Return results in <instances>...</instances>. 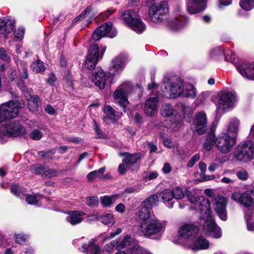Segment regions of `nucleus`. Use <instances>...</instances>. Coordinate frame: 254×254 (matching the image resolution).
I'll list each match as a JSON object with an SVG mask.
<instances>
[{
  "label": "nucleus",
  "instance_id": "nucleus-52",
  "mask_svg": "<svg viewBox=\"0 0 254 254\" xmlns=\"http://www.w3.org/2000/svg\"><path fill=\"white\" fill-rule=\"evenodd\" d=\"M254 2V0H242L240 2V6L245 10L251 9L250 3Z\"/></svg>",
  "mask_w": 254,
  "mask_h": 254
},
{
  "label": "nucleus",
  "instance_id": "nucleus-38",
  "mask_svg": "<svg viewBox=\"0 0 254 254\" xmlns=\"http://www.w3.org/2000/svg\"><path fill=\"white\" fill-rule=\"evenodd\" d=\"M224 54L222 48L218 47L211 50L209 52V57L210 59L217 60L222 57Z\"/></svg>",
  "mask_w": 254,
  "mask_h": 254
},
{
  "label": "nucleus",
  "instance_id": "nucleus-58",
  "mask_svg": "<svg viewBox=\"0 0 254 254\" xmlns=\"http://www.w3.org/2000/svg\"><path fill=\"white\" fill-rule=\"evenodd\" d=\"M122 232V229L120 228H118L115 232H111L110 233L109 236H107L104 238L103 241H107L110 239L115 237L116 236L120 234Z\"/></svg>",
  "mask_w": 254,
  "mask_h": 254
},
{
  "label": "nucleus",
  "instance_id": "nucleus-7",
  "mask_svg": "<svg viewBox=\"0 0 254 254\" xmlns=\"http://www.w3.org/2000/svg\"><path fill=\"white\" fill-rule=\"evenodd\" d=\"M132 88L129 82H126L119 86L113 94L115 103L122 107L124 112L127 111V107L129 104L127 96Z\"/></svg>",
  "mask_w": 254,
  "mask_h": 254
},
{
  "label": "nucleus",
  "instance_id": "nucleus-1",
  "mask_svg": "<svg viewBox=\"0 0 254 254\" xmlns=\"http://www.w3.org/2000/svg\"><path fill=\"white\" fill-rule=\"evenodd\" d=\"M158 199L157 195H153L145 199L137 214L139 233L155 240L162 238L167 224L166 221L159 219L150 212V208L157 204Z\"/></svg>",
  "mask_w": 254,
  "mask_h": 254
},
{
  "label": "nucleus",
  "instance_id": "nucleus-3",
  "mask_svg": "<svg viewBox=\"0 0 254 254\" xmlns=\"http://www.w3.org/2000/svg\"><path fill=\"white\" fill-rule=\"evenodd\" d=\"M163 91L168 98L174 99L179 97L194 98L196 95L194 86L178 77L167 75L163 79Z\"/></svg>",
  "mask_w": 254,
  "mask_h": 254
},
{
  "label": "nucleus",
  "instance_id": "nucleus-39",
  "mask_svg": "<svg viewBox=\"0 0 254 254\" xmlns=\"http://www.w3.org/2000/svg\"><path fill=\"white\" fill-rule=\"evenodd\" d=\"M31 68L35 72H41L45 70V65L43 62L38 60L33 62L31 65Z\"/></svg>",
  "mask_w": 254,
  "mask_h": 254
},
{
  "label": "nucleus",
  "instance_id": "nucleus-43",
  "mask_svg": "<svg viewBox=\"0 0 254 254\" xmlns=\"http://www.w3.org/2000/svg\"><path fill=\"white\" fill-rule=\"evenodd\" d=\"M101 222L105 225H112L115 223L113 215L110 213H107L101 217Z\"/></svg>",
  "mask_w": 254,
  "mask_h": 254
},
{
  "label": "nucleus",
  "instance_id": "nucleus-10",
  "mask_svg": "<svg viewBox=\"0 0 254 254\" xmlns=\"http://www.w3.org/2000/svg\"><path fill=\"white\" fill-rule=\"evenodd\" d=\"M146 19L152 25L165 23L174 30H178L183 25L180 17H165L164 19L161 18L160 17H147Z\"/></svg>",
  "mask_w": 254,
  "mask_h": 254
},
{
  "label": "nucleus",
  "instance_id": "nucleus-13",
  "mask_svg": "<svg viewBox=\"0 0 254 254\" xmlns=\"http://www.w3.org/2000/svg\"><path fill=\"white\" fill-rule=\"evenodd\" d=\"M127 56L125 54H121L111 61L110 67V73L113 76L119 74L125 67Z\"/></svg>",
  "mask_w": 254,
  "mask_h": 254
},
{
  "label": "nucleus",
  "instance_id": "nucleus-42",
  "mask_svg": "<svg viewBox=\"0 0 254 254\" xmlns=\"http://www.w3.org/2000/svg\"><path fill=\"white\" fill-rule=\"evenodd\" d=\"M182 109L185 118L186 119L187 121L190 122L194 111L193 109L191 107L185 105L182 106Z\"/></svg>",
  "mask_w": 254,
  "mask_h": 254
},
{
  "label": "nucleus",
  "instance_id": "nucleus-33",
  "mask_svg": "<svg viewBox=\"0 0 254 254\" xmlns=\"http://www.w3.org/2000/svg\"><path fill=\"white\" fill-rule=\"evenodd\" d=\"M120 155L125 156L123 159V162L127 163V165H128L129 167L135 163L140 157L139 154H130L127 152L120 154Z\"/></svg>",
  "mask_w": 254,
  "mask_h": 254
},
{
  "label": "nucleus",
  "instance_id": "nucleus-4",
  "mask_svg": "<svg viewBox=\"0 0 254 254\" xmlns=\"http://www.w3.org/2000/svg\"><path fill=\"white\" fill-rule=\"evenodd\" d=\"M26 132L25 127L17 122H10L0 127V142L3 143L9 137L23 136Z\"/></svg>",
  "mask_w": 254,
  "mask_h": 254
},
{
  "label": "nucleus",
  "instance_id": "nucleus-5",
  "mask_svg": "<svg viewBox=\"0 0 254 254\" xmlns=\"http://www.w3.org/2000/svg\"><path fill=\"white\" fill-rule=\"evenodd\" d=\"M234 156L236 160L244 162L254 159V143L252 140L242 141L236 147Z\"/></svg>",
  "mask_w": 254,
  "mask_h": 254
},
{
  "label": "nucleus",
  "instance_id": "nucleus-27",
  "mask_svg": "<svg viewBox=\"0 0 254 254\" xmlns=\"http://www.w3.org/2000/svg\"><path fill=\"white\" fill-rule=\"evenodd\" d=\"M138 243L134 239L129 235H127L117 246L116 249H126L129 252L133 249Z\"/></svg>",
  "mask_w": 254,
  "mask_h": 254
},
{
  "label": "nucleus",
  "instance_id": "nucleus-61",
  "mask_svg": "<svg viewBox=\"0 0 254 254\" xmlns=\"http://www.w3.org/2000/svg\"><path fill=\"white\" fill-rule=\"evenodd\" d=\"M127 163H124L123 161V163L119 166L118 170L120 174H125L127 170L129 168V166L127 165Z\"/></svg>",
  "mask_w": 254,
  "mask_h": 254
},
{
  "label": "nucleus",
  "instance_id": "nucleus-59",
  "mask_svg": "<svg viewBox=\"0 0 254 254\" xmlns=\"http://www.w3.org/2000/svg\"><path fill=\"white\" fill-rule=\"evenodd\" d=\"M0 59L5 62H9L10 58L7 55L6 52L4 48H0Z\"/></svg>",
  "mask_w": 254,
  "mask_h": 254
},
{
  "label": "nucleus",
  "instance_id": "nucleus-18",
  "mask_svg": "<svg viewBox=\"0 0 254 254\" xmlns=\"http://www.w3.org/2000/svg\"><path fill=\"white\" fill-rule=\"evenodd\" d=\"M169 14L168 2L164 0L160 2H156L149 8L148 16H164Z\"/></svg>",
  "mask_w": 254,
  "mask_h": 254
},
{
  "label": "nucleus",
  "instance_id": "nucleus-46",
  "mask_svg": "<svg viewBox=\"0 0 254 254\" xmlns=\"http://www.w3.org/2000/svg\"><path fill=\"white\" fill-rule=\"evenodd\" d=\"M42 198V196L39 195H28L26 197V201L29 204H35Z\"/></svg>",
  "mask_w": 254,
  "mask_h": 254
},
{
  "label": "nucleus",
  "instance_id": "nucleus-31",
  "mask_svg": "<svg viewBox=\"0 0 254 254\" xmlns=\"http://www.w3.org/2000/svg\"><path fill=\"white\" fill-rule=\"evenodd\" d=\"M246 210H245V219L247 224V229L249 231H254V220L253 213L251 209L249 207H246Z\"/></svg>",
  "mask_w": 254,
  "mask_h": 254
},
{
  "label": "nucleus",
  "instance_id": "nucleus-62",
  "mask_svg": "<svg viewBox=\"0 0 254 254\" xmlns=\"http://www.w3.org/2000/svg\"><path fill=\"white\" fill-rule=\"evenodd\" d=\"M96 14L93 11V8L91 6L87 7L83 11L82 14L79 16H86L87 15H94Z\"/></svg>",
  "mask_w": 254,
  "mask_h": 254
},
{
  "label": "nucleus",
  "instance_id": "nucleus-45",
  "mask_svg": "<svg viewBox=\"0 0 254 254\" xmlns=\"http://www.w3.org/2000/svg\"><path fill=\"white\" fill-rule=\"evenodd\" d=\"M118 245V242L117 241H113L109 244H107L104 248L102 254H110L113 250L115 247Z\"/></svg>",
  "mask_w": 254,
  "mask_h": 254
},
{
  "label": "nucleus",
  "instance_id": "nucleus-51",
  "mask_svg": "<svg viewBox=\"0 0 254 254\" xmlns=\"http://www.w3.org/2000/svg\"><path fill=\"white\" fill-rule=\"evenodd\" d=\"M22 190V188L16 185V184H12L11 187L10 191L12 193L17 197L20 196V192Z\"/></svg>",
  "mask_w": 254,
  "mask_h": 254
},
{
  "label": "nucleus",
  "instance_id": "nucleus-60",
  "mask_svg": "<svg viewBox=\"0 0 254 254\" xmlns=\"http://www.w3.org/2000/svg\"><path fill=\"white\" fill-rule=\"evenodd\" d=\"M129 254H143V249L140 247L138 244H137L135 247L131 250L129 252Z\"/></svg>",
  "mask_w": 254,
  "mask_h": 254
},
{
  "label": "nucleus",
  "instance_id": "nucleus-17",
  "mask_svg": "<svg viewBox=\"0 0 254 254\" xmlns=\"http://www.w3.org/2000/svg\"><path fill=\"white\" fill-rule=\"evenodd\" d=\"M213 203L214 208L219 218L223 221L226 220L227 216L226 210V198L223 196H218L214 198Z\"/></svg>",
  "mask_w": 254,
  "mask_h": 254
},
{
  "label": "nucleus",
  "instance_id": "nucleus-47",
  "mask_svg": "<svg viewBox=\"0 0 254 254\" xmlns=\"http://www.w3.org/2000/svg\"><path fill=\"white\" fill-rule=\"evenodd\" d=\"M25 29L23 26H19L14 32L15 38L21 41L23 40L24 35L25 34Z\"/></svg>",
  "mask_w": 254,
  "mask_h": 254
},
{
  "label": "nucleus",
  "instance_id": "nucleus-12",
  "mask_svg": "<svg viewBox=\"0 0 254 254\" xmlns=\"http://www.w3.org/2000/svg\"><path fill=\"white\" fill-rule=\"evenodd\" d=\"M235 102V96L231 92H222L218 101L216 112L217 113L225 111L233 106Z\"/></svg>",
  "mask_w": 254,
  "mask_h": 254
},
{
  "label": "nucleus",
  "instance_id": "nucleus-41",
  "mask_svg": "<svg viewBox=\"0 0 254 254\" xmlns=\"http://www.w3.org/2000/svg\"><path fill=\"white\" fill-rule=\"evenodd\" d=\"M105 171V167L100 168L98 170L92 171L88 174L87 176V179L89 181H93L96 178L99 177L101 175L103 174Z\"/></svg>",
  "mask_w": 254,
  "mask_h": 254
},
{
  "label": "nucleus",
  "instance_id": "nucleus-40",
  "mask_svg": "<svg viewBox=\"0 0 254 254\" xmlns=\"http://www.w3.org/2000/svg\"><path fill=\"white\" fill-rule=\"evenodd\" d=\"M46 167L45 165L41 164H34L30 167V171L34 174L41 175L43 177L45 172Z\"/></svg>",
  "mask_w": 254,
  "mask_h": 254
},
{
  "label": "nucleus",
  "instance_id": "nucleus-20",
  "mask_svg": "<svg viewBox=\"0 0 254 254\" xmlns=\"http://www.w3.org/2000/svg\"><path fill=\"white\" fill-rule=\"evenodd\" d=\"M124 21L132 30L137 33H142L146 26L138 17H124Z\"/></svg>",
  "mask_w": 254,
  "mask_h": 254
},
{
  "label": "nucleus",
  "instance_id": "nucleus-21",
  "mask_svg": "<svg viewBox=\"0 0 254 254\" xmlns=\"http://www.w3.org/2000/svg\"><path fill=\"white\" fill-rule=\"evenodd\" d=\"M91 80L99 89H104L106 84V78L103 70L100 68L95 69L92 75Z\"/></svg>",
  "mask_w": 254,
  "mask_h": 254
},
{
  "label": "nucleus",
  "instance_id": "nucleus-2",
  "mask_svg": "<svg viewBox=\"0 0 254 254\" xmlns=\"http://www.w3.org/2000/svg\"><path fill=\"white\" fill-rule=\"evenodd\" d=\"M188 198L191 203L190 210H194L200 213L201 223H203V228L210 236L218 239L222 236V232L214 222L211 214L210 201L203 196H198L196 193H190Z\"/></svg>",
  "mask_w": 254,
  "mask_h": 254
},
{
  "label": "nucleus",
  "instance_id": "nucleus-25",
  "mask_svg": "<svg viewBox=\"0 0 254 254\" xmlns=\"http://www.w3.org/2000/svg\"><path fill=\"white\" fill-rule=\"evenodd\" d=\"M158 99L157 97H150L145 102L144 112L148 116H153L157 111Z\"/></svg>",
  "mask_w": 254,
  "mask_h": 254
},
{
  "label": "nucleus",
  "instance_id": "nucleus-19",
  "mask_svg": "<svg viewBox=\"0 0 254 254\" xmlns=\"http://www.w3.org/2000/svg\"><path fill=\"white\" fill-rule=\"evenodd\" d=\"M237 70L246 79L254 80V63L244 62L237 66Z\"/></svg>",
  "mask_w": 254,
  "mask_h": 254
},
{
  "label": "nucleus",
  "instance_id": "nucleus-22",
  "mask_svg": "<svg viewBox=\"0 0 254 254\" xmlns=\"http://www.w3.org/2000/svg\"><path fill=\"white\" fill-rule=\"evenodd\" d=\"M15 20L8 18H0V34L4 35L7 38L6 34L11 32L14 27Z\"/></svg>",
  "mask_w": 254,
  "mask_h": 254
},
{
  "label": "nucleus",
  "instance_id": "nucleus-48",
  "mask_svg": "<svg viewBox=\"0 0 254 254\" xmlns=\"http://www.w3.org/2000/svg\"><path fill=\"white\" fill-rule=\"evenodd\" d=\"M172 192L173 198H175L176 199H181L185 196V194L182 189L179 187L175 188Z\"/></svg>",
  "mask_w": 254,
  "mask_h": 254
},
{
  "label": "nucleus",
  "instance_id": "nucleus-28",
  "mask_svg": "<svg viewBox=\"0 0 254 254\" xmlns=\"http://www.w3.org/2000/svg\"><path fill=\"white\" fill-rule=\"evenodd\" d=\"M193 3H190L187 6V10L190 14H196L205 8L204 3L206 0H191Z\"/></svg>",
  "mask_w": 254,
  "mask_h": 254
},
{
  "label": "nucleus",
  "instance_id": "nucleus-9",
  "mask_svg": "<svg viewBox=\"0 0 254 254\" xmlns=\"http://www.w3.org/2000/svg\"><path fill=\"white\" fill-rule=\"evenodd\" d=\"M236 143V139L227 133H221L216 139V148L221 153L230 152Z\"/></svg>",
  "mask_w": 254,
  "mask_h": 254
},
{
  "label": "nucleus",
  "instance_id": "nucleus-57",
  "mask_svg": "<svg viewBox=\"0 0 254 254\" xmlns=\"http://www.w3.org/2000/svg\"><path fill=\"white\" fill-rule=\"evenodd\" d=\"M200 158V155L199 154H196L192 156L190 160L189 161L187 164L188 167H192L197 162Z\"/></svg>",
  "mask_w": 254,
  "mask_h": 254
},
{
  "label": "nucleus",
  "instance_id": "nucleus-54",
  "mask_svg": "<svg viewBox=\"0 0 254 254\" xmlns=\"http://www.w3.org/2000/svg\"><path fill=\"white\" fill-rule=\"evenodd\" d=\"M98 198L96 196H90L87 198L86 203L90 206H94L98 204Z\"/></svg>",
  "mask_w": 254,
  "mask_h": 254
},
{
  "label": "nucleus",
  "instance_id": "nucleus-53",
  "mask_svg": "<svg viewBox=\"0 0 254 254\" xmlns=\"http://www.w3.org/2000/svg\"><path fill=\"white\" fill-rule=\"evenodd\" d=\"M225 56V61L228 62L234 63L235 61V55L230 50H228L224 54Z\"/></svg>",
  "mask_w": 254,
  "mask_h": 254
},
{
  "label": "nucleus",
  "instance_id": "nucleus-23",
  "mask_svg": "<svg viewBox=\"0 0 254 254\" xmlns=\"http://www.w3.org/2000/svg\"><path fill=\"white\" fill-rule=\"evenodd\" d=\"M209 246V241L203 237H199L195 242L193 240L187 247L189 249L193 251L204 250L207 249Z\"/></svg>",
  "mask_w": 254,
  "mask_h": 254
},
{
  "label": "nucleus",
  "instance_id": "nucleus-36",
  "mask_svg": "<svg viewBox=\"0 0 254 254\" xmlns=\"http://www.w3.org/2000/svg\"><path fill=\"white\" fill-rule=\"evenodd\" d=\"M160 114L163 117H169L175 115L176 111L171 105L165 104L161 108Z\"/></svg>",
  "mask_w": 254,
  "mask_h": 254
},
{
  "label": "nucleus",
  "instance_id": "nucleus-37",
  "mask_svg": "<svg viewBox=\"0 0 254 254\" xmlns=\"http://www.w3.org/2000/svg\"><path fill=\"white\" fill-rule=\"evenodd\" d=\"M120 196L119 194H114L110 196H104L101 197V201L104 206H109L112 203L115 202Z\"/></svg>",
  "mask_w": 254,
  "mask_h": 254
},
{
  "label": "nucleus",
  "instance_id": "nucleus-35",
  "mask_svg": "<svg viewBox=\"0 0 254 254\" xmlns=\"http://www.w3.org/2000/svg\"><path fill=\"white\" fill-rule=\"evenodd\" d=\"M41 104L40 99L37 95L31 96L28 99V107L30 110L34 112L38 110V106Z\"/></svg>",
  "mask_w": 254,
  "mask_h": 254
},
{
  "label": "nucleus",
  "instance_id": "nucleus-6",
  "mask_svg": "<svg viewBox=\"0 0 254 254\" xmlns=\"http://www.w3.org/2000/svg\"><path fill=\"white\" fill-rule=\"evenodd\" d=\"M198 231L197 227L192 224H185L179 229L180 236L178 243L187 248L189 244L194 240L195 234Z\"/></svg>",
  "mask_w": 254,
  "mask_h": 254
},
{
  "label": "nucleus",
  "instance_id": "nucleus-44",
  "mask_svg": "<svg viewBox=\"0 0 254 254\" xmlns=\"http://www.w3.org/2000/svg\"><path fill=\"white\" fill-rule=\"evenodd\" d=\"M13 239L15 243L22 245L26 242L28 239V236L22 233L15 234Z\"/></svg>",
  "mask_w": 254,
  "mask_h": 254
},
{
  "label": "nucleus",
  "instance_id": "nucleus-55",
  "mask_svg": "<svg viewBox=\"0 0 254 254\" xmlns=\"http://www.w3.org/2000/svg\"><path fill=\"white\" fill-rule=\"evenodd\" d=\"M58 174V172L53 169H50L45 170V173L43 177L52 178L56 176Z\"/></svg>",
  "mask_w": 254,
  "mask_h": 254
},
{
  "label": "nucleus",
  "instance_id": "nucleus-26",
  "mask_svg": "<svg viewBox=\"0 0 254 254\" xmlns=\"http://www.w3.org/2000/svg\"><path fill=\"white\" fill-rule=\"evenodd\" d=\"M239 125L240 121L237 119H231L227 125V129L222 133H227L230 137H234L236 139Z\"/></svg>",
  "mask_w": 254,
  "mask_h": 254
},
{
  "label": "nucleus",
  "instance_id": "nucleus-32",
  "mask_svg": "<svg viewBox=\"0 0 254 254\" xmlns=\"http://www.w3.org/2000/svg\"><path fill=\"white\" fill-rule=\"evenodd\" d=\"M216 139L214 132L209 133L207 135L203 144L204 149L206 151L211 150L214 145L216 146Z\"/></svg>",
  "mask_w": 254,
  "mask_h": 254
},
{
  "label": "nucleus",
  "instance_id": "nucleus-15",
  "mask_svg": "<svg viewBox=\"0 0 254 254\" xmlns=\"http://www.w3.org/2000/svg\"><path fill=\"white\" fill-rule=\"evenodd\" d=\"M99 60L98 46L94 45L88 50L85 66L87 68L92 69L95 67Z\"/></svg>",
  "mask_w": 254,
  "mask_h": 254
},
{
  "label": "nucleus",
  "instance_id": "nucleus-8",
  "mask_svg": "<svg viewBox=\"0 0 254 254\" xmlns=\"http://www.w3.org/2000/svg\"><path fill=\"white\" fill-rule=\"evenodd\" d=\"M20 108L17 102L10 101L0 105V123L16 117Z\"/></svg>",
  "mask_w": 254,
  "mask_h": 254
},
{
  "label": "nucleus",
  "instance_id": "nucleus-49",
  "mask_svg": "<svg viewBox=\"0 0 254 254\" xmlns=\"http://www.w3.org/2000/svg\"><path fill=\"white\" fill-rule=\"evenodd\" d=\"M223 164V162L220 159H216L214 162L211 163L209 167L208 170L210 172H214L215 170L218 169Z\"/></svg>",
  "mask_w": 254,
  "mask_h": 254
},
{
  "label": "nucleus",
  "instance_id": "nucleus-63",
  "mask_svg": "<svg viewBox=\"0 0 254 254\" xmlns=\"http://www.w3.org/2000/svg\"><path fill=\"white\" fill-rule=\"evenodd\" d=\"M238 178L242 180H246L248 178V174L245 171H239L236 174Z\"/></svg>",
  "mask_w": 254,
  "mask_h": 254
},
{
  "label": "nucleus",
  "instance_id": "nucleus-16",
  "mask_svg": "<svg viewBox=\"0 0 254 254\" xmlns=\"http://www.w3.org/2000/svg\"><path fill=\"white\" fill-rule=\"evenodd\" d=\"M207 120L205 113L203 111L198 112L195 117L192 126L195 131L200 135L205 133L207 129Z\"/></svg>",
  "mask_w": 254,
  "mask_h": 254
},
{
  "label": "nucleus",
  "instance_id": "nucleus-30",
  "mask_svg": "<svg viewBox=\"0 0 254 254\" xmlns=\"http://www.w3.org/2000/svg\"><path fill=\"white\" fill-rule=\"evenodd\" d=\"M104 112L108 116V117L104 118V121L109 118L113 121L118 120L122 116V113L116 112L113 108L109 105H105L104 107Z\"/></svg>",
  "mask_w": 254,
  "mask_h": 254
},
{
  "label": "nucleus",
  "instance_id": "nucleus-64",
  "mask_svg": "<svg viewBox=\"0 0 254 254\" xmlns=\"http://www.w3.org/2000/svg\"><path fill=\"white\" fill-rule=\"evenodd\" d=\"M94 130L96 132V135L98 138H104V134L103 132L99 128L97 124L94 122Z\"/></svg>",
  "mask_w": 254,
  "mask_h": 254
},
{
  "label": "nucleus",
  "instance_id": "nucleus-29",
  "mask_svg": "<svg viewBox=\"0 0 254 254\" xmlns=\"http://www.w3.org/2000/svg\"><path fill=\"white\" fill-rule=\"evenodd\" d=\"M160 197L169 208L173 207L174 201L173 200V196L172 190H163L160 193Z\"/></svg>",
  "mask_w": 254,
  "mask_h": 254
},
{
  "label": "nucleus",
  "instance_id": "nucleus-14",
  "mask_svg": "<svg viewBox=\"0 0 254 254\" xmlns=\"http://www.w3.org/2000/svg\"><path fill=\"white\" fill-rule=\"evenodd\" d=\"M232 198L245 207H254V190H247L243 193L235 192L233 194Z\"/></svg>",
  "mask_w": 254,
  "mask_h": 254
},
{
  "label": "nucleus",
  "instance_id": "nucleus-34",
  "mask_svg": "<svg viewBox=\"0 0 254 254\" xmlns=\"http://www.w3.org/2000/svg\"><path fill=\"white\" fill-rule=\"evenodd\" d=\"M83 253L85 254H99V247L92 242H89L88 244H84L82 246Z\"/></svg>",
  "mask_w": 254,
  "mask_h": 254
},
{
  "label": "nucleus",
  "instance_id": "nucleus-11",
  "mask_svg": "<svg viewBox=\"0 0 254 254\" xmlns=\"http://www.w3.org/2000/svg\"><path fill=\"white\" fill-rule=\"evenodd\" d=\"M116 35L117 31L112 27V23L108 22L95 30L92 35V39L95 41H97L104 36L114 38Z\"/></svg>",
  "mask_w": 254,
  "mask_h": 254
},
{
  "label": "nucleus",
  "instance_id": "nucleus-24",
  "mask_svg": "<svg viewBox=\"0 0 254 254\" xmlns=\"http://www.w3.org/2000/svg\"><path fill=\"white\" fill-rule=\"evenodd\" d=\"M66 220L72 225L80 223L84 219L85 213L81 211H71L67 213Z\"/></svg>",
  "mask_w": 254,
  "mask_h": 254
},
{
  "label": "nucleus",
  "instance_id": "nucleus-56",
  "mask_svg": "<svg viewBox=\"0 0 254 254\" xmlns=\"http://www.w3.org/2000/svg\"><path fill=\"white\" fill-rule=\"evenodd\" d=\"M55 154V152L51 150L47 151H41L39 152V155L40 157L46 159H50Z\"/></svg>",
  "mask_w": 254,
  "mask_h": 254
},
{
  "label": "nucleus",
  "instance_id": "nucleus-50",
  "mask_svg": "<svg viewBox=\"0 0 254 254\" xmlns=\"http://www.w3.org/2000/svg\"><path fill=\"white\" fill-rule=\"evenodd\" d=\"M43 136V133L40 130L35 129L30 133V137L33 140H40Z\"/></svg>",
  "mask_w": 254,
  "mask_h": 254
}]
</instances>
